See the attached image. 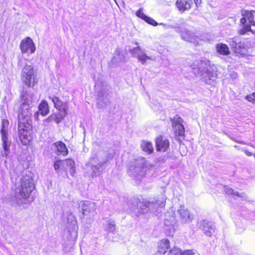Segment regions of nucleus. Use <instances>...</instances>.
Listing matches in <instances>:
<instances>
[{
	"label": "nucleus",
	"instance_id": "obj_15",
	"mask_svg": "<svg viewBox=\"0 0 255 255\" xmlns=\"http://www.w3.org/2000/svg\"><path fill=\"white\" fill-rule=\"evenodd\" d=\"M174 213L168 212L165 214L164 219V226L165 229L169 230L170 233H173L175 231L174 225L176 224V218L174 215Z\"/></svg>",
	"mask_w": 255,
	"mask_h": 255
},
{
	"label": "nucleus",
	"instance_id": "obj_46",
	"mask_svg": "<svg viewBox=\"0 0 255 255\" xmlns=\"http://www.w3.org/2000/svg\"><path fill=\"white\" fill-rule=\"evenodd\" d=\"M245 153L248 156H251L252 155V153L249 151H246Z\"/></svg>",
	"mask_w": 255,
	"mask_h": 255
},
{
	"label": "nucleus",
	"instance_id": "obj_25",
	"mask_svg": "<svg viewBox=\"0 0 255 255\" xmlns=\"http://www.w3.org/2000/svg\"><path fill=\"white\" fill-rule=\"evenodd\" d=\"M58 154L67 155L68 153L65 144L62 141H57L54 144Z\"/></svg>",
	"mask_w": 255,
	"mask_h": 255
},
{
	"label": "nucleus",
	"instance_id": "obj_32",
	"mask_svg": "<svg viewBox=\"0 0 255 255\" xmlns=\"http://www.w3.org/2000/svg\"><path fill=\"white\" fill-rule=\"evenodd\" d=\"M234 51L238 54H245L246 52V48L244 44L240 41V43L238 44L237 47H236L234 50Z\"/></svg>",
	"mask_w": 255,
	"mask_h": 255
},
{
	"label": "nucleus",
	"instance_id": "obj_35",
	"mask_svg": "<svg viewBox=\"0 0 255 255\" xmlns=\"http://www.w3.org/2000/svg\"><path fill=\"white\" fill-rule=\"evenodd\" d=\"M54 168L57 173L59 172V169L64 170V164H63V160H59L55 162L54 164Z\"/></svg>",
	"mask_w": 255,
	"mask_h": 255
},
{
	"label": "nucleus",
	"instance_id": "obj_29",
	"mask_svg": "<svg viewBox=\"0 0 255 255\" xmlns=\"http://www.w3.org/2000/svg\"><path fill=\"white\" fill-rule=\"evenodd\" d=\"M241 41V39L238 36L229 38L227 42L229 43L232 49L234 50Z\"/></svg>",
	"mask_w": 255,
	"mask_h": 255
},
{
	"label": "nucleus",
	"instance_id": "obj_11",
	"mask_svg": "<svg viewBox=\"0 0 255 255\" xmlns=\"http://www.w3.org/2000/svg\"><path fill=\"white\" fill-rule=\"evenodd\" d=\"M180 35L182 39L190 42L195 45L200 44L201 42L204 41H209V39H200L198 36L195 35L192 32L184 29L180 31Z\"/></svg>",
	"mask_w": 255,
	"mask_h": 255
},
{
	"label": "nucleus",
	"instance_id": "obj_28",
	"mask_svg": "<svg viewBox=\"0 0 255 255\" xmlns=\"http://www.w3.org/2000/svg\"><path fill=\"white\" fill-rule=\"evenodd\" d=\"M224 191L227 194L233 195L237 197L241 198L243 200H247V197L244 193H239L235 192L234 190L228 186L224 187Z\"/></svg>",
	"mask_w": 255,
	"mask_h": 255
},
{
	"label": "nucleus",
	"instance_id": "obj_6",
	"mask_svg": "<svg viewBox=\"0 0 255 255\" xmlns=\"http://www.w3.org/2000/svg\"><path fill=\"white\" fill-rule=\"evenodd\" d=\"M108 159L103 158L99 156L92 157L87 164L86 166L92 176H96L100 175L104 169V165L107 162Z\"/></svg>",
	"mask_w": 255,
	"mask_h": 255
},
{
	"label": "nucleus",
	"instance_id": "obj_26",
	"mask_svg": "<svg viewBox=\"0 0 255 255\" xmlns=\"http://www.w3.org/2000/svg\"><path fill=\"white\" fill-rule=\"evenodd\" d=\"M217 52L222 55H229L230 53V50L228 46L223 43H218L216 46Z\"/></svg>",
	"mask_w": 255,
	"mask_h": 255
},
{
	"label": "nucleus",
	"instance_id": "obj_38",
	"mask_svg": "<svg viewBox=\"0 0 255 255\" xmlns=\"http://www.w3.org/2000/svg\"><path fill=\"white\" fill-rule=\"evenodd\" d=\"M195 254V253L193 250H185L181 251V250L179 249L180 255H193Z\"/></svg>",
	"mask_w": 255,
	"mask_h": 255
},
{
	"label": "nucleus",
	"instance_id": "obj_41",
	"mask_svg": "<svg viewBox=\"0 0 255 255\" xmlns=\"http://www.w3.org/2000/svg\"><path fill=\"white\" fill-rule=\"evenodd\" d=\"M69 171L70 173V174L73 176L74 175V173L75 172V166L74 167L70 168Z\"/></svg>",
	"mask_w": 255,
	"mask_h": 255
},
{
	"label": "nucleus",
	"instance_id": "obj_17",
	"mask_svg": "<svg viewBox=\"0 0 255 255\" xmlns=\"http://www.w3.org/2000/svg\"><path fill=\"white\" fill-rule=\"evenodd\" d=\"M156 146L158 151H165L169 148V141L164 137L159 136L156 140Z\"/></svg>",
	"mask_w": 255,
	"mask_h": 255
},
{
	"label": "nucleus",
	"instance_id": "obj_42",
	"mask_svg": "<svg viewBox=\"0 0 255 255\" xmlns=\"http://www.w3.org/2000/svg\"><path fill=\"white\" fill-rule=\"evenodd\" d=\"M247 21V19L245 16H243V17L241 19V23L243 24H245Z\"/></svg>",
	"mask_w": 255,
	"mask_h": 255
},
{
	"label": "nucleus",
	"instance_id": "obj_39",
	"mask_svg": "<svg viewBox=\"0 0 255 255\" xmlns=\"http://www.w3.org/2000/svg\"><path fill=\"white\" fill-rule=\"evenodd\" d=\"M167 255H180L179 249L177 248H173L172 249L170 250Z\"/></svg>",
	"mask_w": 255,
	"mask_h": 255
},
{
	"label": "nucleus",
	"instance_id": "obj_2",
	"mask_svg": "<svg viewBox=\"0 0 255 255\" xmlns=\"http://www.w3.org/2000/svg\"><path fill=\"white\" fill-rule=\"evenodd\" d=\"M34 188L33 178L30 175H23L16 185L15 197L17 201H21L29 197Z\"/></svg>",
	"mask_w": 255,
	"mask_h": 255
},
{
	"label": "nucleus",
	"instance_id": "obj_13",
	"mask_svg": "<svg viewBox=\"0 0 255 255\" xmlns=\"http://www.w3.org/2000/svg\"><path fill=\"white\" fill-rule=\"evenodd\" d=\"M20 47L22 53L31 54L35 51V47L32 39L27 37L21 41Z\"/></svg>",
	"mask_w": 255,
	"mask_h": 255
},
{
	"label": "nucleus",
	"instance_id": "obj_12",
	"mask_svg": "<svg viewBox=\"0 0 255 255\" xmlns=\"http://www.w3.org/2000/svg\"><path fill=\"white\" fill-rule=\"evenodd\" d=\"M171 121L172 122V127L175 133L180 136H184L185 128L183 125V120L177 115L173 119H171Z\"/></svg>",
	"mask_w": 255,
	"mask_h": 255
},
{
	"label": "nucleus",
	"instance_id": "obj_24",
	"mask_svg": "<svg viewBox=\"0 0 255 255\" xmlns=\"http://www.w3.org/2000/svg\"><path fill=\"white\" fill-rule=\"evenodd\" d=\"M125 56L119 49H117L115 51V54L112 58L111 62L113 64L118 65L120 63L125 62Z\"/></svg>",
	"mask_w": 255,
	"mask_h": 255
},
{
	"label": "nucleus",
	"instance_id": "obj_21",
	"mask_svg": "<svg viewBox=\"0 0 255 255\" xmlns=\"http://www.w3.org/2000/svg\"><path fill=\"white\" fill-rule=\"evenodd\" d=\"M67 115V111L57 112L56 114H52L50 115L46 121L47 122H50L54 121L57 124L59 123Z\"/></svg>",
	"mask_w": 255,
	"mask_h": 255
},
{
	"label": "nucleus",
	"instance_id": "obj_31",
	"mask_svg": "<svg viewBox=\"0 0 255 255\" xmlns=\"http://www.w3.org/2000/svg\"><path fill=\"white\" fill-rule=\"evenodd\" d=\"M242 15L246 17L251 25L255 26V21L254 20V15L252 12L245 10L243 11Z\"/></svg>",
	"mask_w": 255,
	"mask_h": 255
},
{
	"label": "nucleus",
	"instance_id": "obj_5",
	"mask_svg": "<svg viewBox=\"0 0 255 255\" xmlns=\"http://www.w3.org/2000/svg\"><path fill=\"white\" fill-rule=\"evenodd\" d=\"M147 169L145 158L139 157L135 159L130 165L128 174L135 180L140 181L146 173Z\"/></svg>",
	"mask_w": 255,
	"mask_h": 255
},
{
	"label": "nucleus",
	"instance_id": "obj_30",
	"mask_svg": "<svg viewBox=\"0 0 255 255\" xmlns=\"http://www.w3.org/2000/svg\"><path fill=\"white\" fill-rule=\"evenodd\" d=\"M141 147L143 151L148 153H151L153 151L152 145L149 142L142 141L141 144Z\"/></svg>",
	"mask_w": 255,
	"mask_h": 255
},
{
	"label": "nucleus",
	"instance_id": "obj_10",
	"mask_svg": "<svg viewBox=\"0 0 255 255\" xmlns=\"http://www.w3.org/2000/svg\"><path fill=\"white\" fill-rule=\"evenodd\" d=\"M79 206L81 207L84 216H86L89 219H92L94 217L96 209L94 202L90 201H82Z\"/></svg>",
	"mask_w": 255,
	"mask_h": 255
},
{
	"label": "nucleus",
	"instance_id": "obj_44",
	"mask_svg": "<svg viewBox=\"0 0 255 255\" xmlns=\"http://www.w3.org/2000/svg\"><path fill=\"white\" fill-rule=\"evenodd\" d=\"M237 76H238L237 73L236 72H234V73L231 74V77L233 79H236L237 77Z\"/></svg>",
	"mask_w": 255,
	"mask_h": 255
},
{
	"label": "nucleus",
	"instance_id": "obj_22",
	"mask_svg": "<svg viewBox=\"0 0 255 255\" xmlns=\"http://www.w3.org/2000/svg\"><path fill=\"white\" fill-rule=\"evenodd\" d=\"M192 4V0H177L176 5L180 11H184L191 8Z\"/></svg>",
	"mask_w": 255,
	"mask_h": 255
},
{
	"label": "nucleus",
	"instance_id": "obj_36",
	"mask_svg": "<svg viewBox=\"0 0 255 255\" xmlns=\"http://www.w3.org/2000/svg\"><path fill=\"white\" fill-rule=\"evenodd\" d=\"M136 15L140 17V18L142 19L143 20H145L146 18H147V16L145 14H144L143 12V10L142 8H140L136 13Z\"/></svg>",
	"mask_w": 255,
	"mask_h": 255
},
{
	"label": "nucleus",
	"instance_id": "obj_45",
	"mask_svg": "<svg viewBox=\"0 0 255 255\" xmlns=\"http://www.w3.org/2000/svg\"><path fill=\"white\" fill-rule=\"evenodd\" d=\"M202 0H194L195 3L197 6H198V5H200L201 3Z\"/></svg>",
	"mask_w": 255,
	"mask_h": 255
},
{
	"label": "nucleus",
	"instance_id": "obj_23",
	"mask_svg": "<svg viewBox=\"0 0 255 255\" xmlns=\"http://www.w3.org/2000/svg\"><path fill=\"white\" fill-rule=\"evenodd\" d=\"M170 248V242L167 239H163L158 243V253L164 254Z\"/></svg>",
	"mask_w": 255,
	"mask_h": 255
},
{
	"label": "nucleus",
	"instance_id": "obj_43",
	"mask_svg": "<svg viewBox=\"0 0 255 255\" xmlns=\"http://www.w3.org/2000/svg\"><path fill=\"white\" fill-rule=\"evenodd\" d=\"M159 25H163V27L165 29H168L169 28L171 27L170 25H168V24H164V23H160L159 24Z\"/></svg>",
	"mask_w": 255,
	"mask_h": 255
},
{
	"label": "nucleus",
	"instance_id": "obj_9",
	"mask_svg": "<svg viewBox=\"0 0 255 255\" xmlns=\"http://www.w3.org/2000/svg\"><path fill=\"white\" fill-rule=\"evenodd\" d=\"M129 52L132 57L137 58L138 60L143 65L145 64L147 60L154 61L156 59L155 56L147 55L141 47L138 46L129 49Z\"/></svg>",
	"mask_w": 255,
	"mask_h": 255
},
{
	"label": "nucleus",
	"instance_id": "obj_27",
	"mask_svg": "<svg viewBox=\"0 0 255 255\" xmlns=\"http://www.w3.org/2000/svg\"><path fill=\"white\" fill-rule=\"evenodd\" d=\"M103 227L106 232H114L116 230L115 221L112 219H109L105 223H103Z\"/></svg>",
	"mask_w": 255,
	"mask_h": 255
},
{
	"label": "nucleus",
	"instance_id": "obj_8",
	"mask_svg": "<svg viewBox=\"0 0 255 255\" xmlns=\"http://www.w3.org/2000/svg\"><path fill=\"white\" fill-rule=\"evenodd\" d=\"M8 125V122L6 120H2V128L1 129V140L2 142V150L1 151V155L6 157L10 153V147L11 141L8 140V133L5 127Z\"/></svg>",
	"mask_w": 255,
	"mask_h": 255
},
{
	"label": "nucleus",
	"instance_id": "obj_20",
	"mask_svg": "<svg viewBox=\"0 0 255 255\" xmlns=\"http://www.w3.org/2000/svg\"><path fill=\"white\" fill-rule=\"evenodd\" d=\"M50 98L51 99L55 108H56L59 111L65 112L66 111H68V107L67 103L62 102L58 97L56 96H54L51 98L50 97Z\"/></svg>",
	"mask_w": 255,
	"mask_h": 255
},
{
	"label": "nucleus",
	"instance_id": "obj_16",
	"mask_svg": "<svg viewBox=\"0 0 255 255\" xmlns=\"http://www.w3.org/2000/svg\"><path fill=\"white\" fill-rule=\"evenodd\" d=\"M67 220L69 231L74 233L75 238L77 236V221L74 215L71 213H67Z\"/></svg>",
	"mask_w": 255,
	"mask_h": 255
},
{
	"label": "nucleus",
	"instance_id": "obj_33",
	"mask_svg": "<svg viewBox=\"0 0 255 255\" xmlns=\"http://www.w3.org/2000/svg\"><path fill=\"white\" fill-rule=\"evenodd\" d=\"M63 164H64V170H67L75 166V162L71 159L63 160Z\"/></svg>",
	"mask_w": 255,
	"mask_h": 255
},
{
	"label": "nucleus",
	"instance_id": "obj_19",
	"mask_svg": "<svg viewBox=\"0 0 255 255\" xmlns=\"http://www.w3.org/2000/svg\"><path fill=\"white\" fill-rule=\"evenodd\" d=\"M201 228L205 234L209 237H211L215 232V227L214 224L207 220H204L202 222Z\"/></svg>",
	"mask_w": 255,
	"mask_h": 255
},
{
	"label": "nucleus",
	"instance_id": "obj_1",
	"mask_svg": "<svg viewBox=\"0 0 255 255\" xmlns=\"http://www.w3.org/2000/svg\"><path fill=\"white\" fill-rule=\"evenodd\" d=\"M21 98L23 103L18 112L19 138L23 145H28L32 139L31 111L34 101L33 94L23 91Z\"/></svg>",
	"mask_w": 255,
	"mask_h": 255
},
{
	"label": "nucleus",
	"instance_id": "obj_37",
	"mask_svg": "<svg viewBox=\"0 0 255 255\" xmlns=\"http://www.w3.org/2000/svg\"><path fill=\"white\" fill-rule=\"evenodd\" d=\"M144 21L148 23V24H150L153 26H156L158 24V23L156 21H155L153 18L148 16H147V18H146Z\"/></svg>",
	"mask_w": 255,
	"mask_h": 255
},
{
	"label": "nucleus",
	"instance_id": "obj_14",
	"mask_svg": "<svg viewBox=\"0 0 255 255\" xmlns=\"http://www.w3.org/2000/svg\"><path fill=\"white\" fill-rule=\"evenodd\" d=\"M179 220L183 223L190 222L193 219V215L190 213L187 208L181 206L177 211Z\"/></svg>",
	"mask_w": 255,
	"mask_h": 255
},
{
	"label": "nucleus",
	"instance_id": "obj_4",
	"mask_svg": "<svg viewBox=\"0 0 255 255\" xmlns=\"http://www.w3.org/2000/svg\"><path fill=\"white\" fill-rule=\"evenodd\" d=\"M135 203L137 205L136 208L133 209V212L136 216L140 214H145L149 210L152 212H161L160 209L165 205V200L163 198L162 200L154 199L151 201H138L136 200Z\"/></svg>",
	"mask_w": 255,
	"mask_h": 255
},
{
	"label": "nucleus",
	"instance_id": "obj_34",
	"mask_svg": "<svg viewBox=\"0 0 255 255\" xmlns=\"http://www.w3.org/2000/svg\"><path fill=\"white\" fill-rule=\"evenodd\" d=\"M248 31H251L255 35V31H253L251 29V26L250 25H245L243 26V29L239 31V33L241 35H244Z\"/></svg>",
	"mask_w": 255,
	"mask_h": 255
},
{
	"label": "nucleus",
	"instance_id": "obj_40",
	"mask_svg": "<svg viewBox=\"0 0 255 255\" xmlns=\"http://www.w3.org/2000/svg\"><path fill=\"white\" fill-rule=\"evenodd\" d=\"M246 99L249 102L255 103V94L254 93L252 95H248L246 96Z\"/></svg>",
	"mask_w": 255,
	"mask_h": 255
},
{
	"label": "nucleus",
	"instance_id": "obj_18",
	"mask_svg": "<svg viewBox=\"0 0 255 255\" xmlns=\"http://www.w3.org/2000/svg\"><path fill=\"white\" fill-rule=\"evenodd\" d=\"M39 113L42 116H46L49 113L48 105L47 102L43 100L38 106V111H35L34 118L35 120H38Z\"/></svg>",
	"mask_w": 255,
	"mask_h": 255
},
{
	"label": "nucleus",
	"instance_id": "obj_48",
	"mask_svg": "<svg viewBox=\"0 0 255 255\" xmlns=\"http://www.w3.org/2000/svg\"><path fill=\"white\" fill-rule=\"evenodd\" d=\"M135 44L136 45H137V43L136 42H135Z\"/></svg>",
	"mask_w": 255,
	"mask_h": 255
},
{
	"label": "nucleus",
	"instance_id": "obj_47",
	"mask_svg": "<svg viewBox=\"0 0 255 255\" xmlns=\"http://www.w3.org/2000/svg\"><path fill=\"white\" fill-rule=\"evenodd\" d=\"M101 100H102V101H103V99H101ZM99 101H101V98H99Z\"/></svg>",
	"mask_w": 255,
	"mask_h": 255
},
{
	"label": "nucleus",
	"instance_id": "obj_3",
	"mask_svg": "<svg viewBox=\"0 0 255 255\" xmlns=\"http://www.w3.org/2000/svg\"><path fill=\"white\" fill-rule=\"evenodd\" d=\"M194 69V74L199 76L203 81L209 85H214L216 82L218 77L216 71L213 67H211L207 62L201 61L197 68Z\"/></svg>",
	"mask_w": 255,
	"mask_h": 255
},
{
	"label": "nucleus",
	"instance_id": "obj_7",
	"mask_svg": "<svg viewBox=\"0 0 255 255\" xmlns=\"http://www.w3.org/2000/svg\"><path fill=\"white\" fill-rule=\"evenodd\" d=\"M21 77L22 81L28 87H33L37 83L38 80L34 75V70L32 65L26 64L22 68Z\"/></svg>",
	"mask_w": 255,
	"mask_h": 255
}]
</instances>
